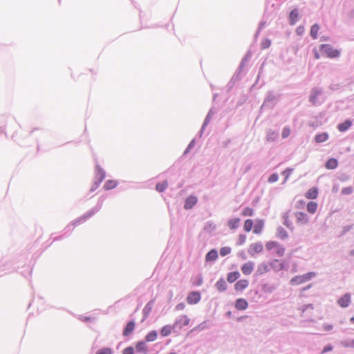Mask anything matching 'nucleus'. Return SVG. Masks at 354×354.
<instances>
[{"instance_id":"obj_1","label":"nucleus","mask_w":354,"mask_h":354,"mask_svg":"<svg viewBox=\"0 0 354 354\" xmlns=\"http://www.w3.org/2000/svg\"><path fill=\"white\" fill-rule=\"evenodd\" d=\"M315 275V272H310L303 275L296 276L290 280V283L292 286H298L310 281Z\"/></svg>"},{"instance_id":"obj_2","label":"nucleus","mask_w":354,"mask_h":354,"mask_svg":"<svg viewBox=\"0 0 354 354\" xmlns=\"http://www.w3.org/2000/svg\"><path fill=\"white\" fill-rule=\"evenodd\" d=\"M296 224L299 226H304L309 223V216L303 212H296L293 214Z\"/></svg>"},{"instance_id":"obj_3","label":"nucleus","mask_w":354,"mask_h":354,"mask_svg":"<svg viewBox=\"0 0 354 354\" xmlns=\"http://www.w3.org/2000/svg\"><path fill=\"white\" fill-rule=\"evenodd\" d=\"M320 49L322 50L329 58H335L340 55V52L338 50L333 48L329 44H322Z\"/></svg>"},{"instance_id":"obj_4","label":"nucleus","mask_w":354,"mask_h":354,"mask_svg":"<svg viewBox=\"0 0 354 354\" xmlns=\"http://www.w3.org/2000/svg\"><path fill=\"white\" fill-rule=\"evenodd\" d=\"M201 294L198 291L190 292L187 297V302L190 304H196L201 300Z\"/></svg>"},{"instance_id":"obj_5","label":"nucleus","mask_w":354,"mask_h":354,"mask_svg":"<svg viewBox=\"0 0 354 354\" xmlns=\"http://www.w3.org/2000/svg\"><path fill=\"white\" fill-rule=\"evenodd\" d=\"M351 295L349 293H346L337 300V304L342 308H346L351 304Z\"/></svg>"},{"instance_id":"obj_6","label":"nucleus","mask_w":354,"mask_h":354,"mask_svg":"<svg viewBox=\"0 0 354 354\" xmlns=\"http://www.w3.org/2000/svg\"><path fill=\"white\" fill-rule=\"evenodd\" d=\"M249 286L248 280L245 279H240L234 284V290L236 292H243Z\"/></svg>"},{"instance_id":"obj_7","label":"nucleus","mask_w":354,"mask_h":354,"mask_svg":"<svg viewBox=\"0 0 354 354\" xmlns=\"http://www.w3.org/2000/svg\"><path fill=\"white\" fill-rule=\"evenodd\" d=\"M254 263L252 261H248L242 265L241 270L243 274L250 275L254 270Z\"/></svg>"},{"instance_id":"obj_8","label":"nucleus","mask_w":354,"mask_h":354,"mask_svg":"<svg viewBox=\"0 0 354 354\" xmlns=\"http://www.w3.org/2000/svg\"><path fill=\"white\" fill-rule=\"evenodd\" d=\"M248 306V304L245 299L239 298L235 302V308L238 310H245Z\"/></svg>"},{"instance_id":"obj_9","label":"nucleus","mask_w":354,"mask_h":354,"mask_svg":"<svg viewBox=\"0 0 354 354\" xmlns=\"http://www.w3.org/2000/svg\"><path fill=\"white\" fill-rule=\"evenodd\" d=\"M269 265L275 271H280L284 267L283 263L277 259L272 260Z\"/></svg>"},{"instance_id":"obj_10","label":"nucleus","mask_w":354,"mask_h":354,"mask_svg":"<svg viewBox=\"0 0 354 354\" xmlns=\"http://www.w3.org/2000/svg\"><path fill=\"white\" fill-rule=\"evenodd\" d=\"M318 196V189L316 187L309 189L305 194L308 199H315Z\"/></svg>"},{"instance_id":"obj_11","label":"nucleus","mask_w":354,"mask_h":354,"mask_svg":"<svg viewBox=\"0 0 354 354\" xmlns=\"http://www.w3.org/2000/svg\"><path fill=\"white\" fill-rule=\"evenodd\" d=\"M263 250V245L260 243H255L250 245V253L253 254V253H260Z\"/></svg>"},{"instance_id":"obj_12","label":"nucleus","mask_w":354,"mask_h":354,"mask_svg":"<svg viewBox=\"0 0 354 354\" xmlns=\"http://www.w3.org/2000/svg\"><path fill=\"white\" fill-rule=\"evenodd\" d=\"M196 203L197 198L195 196H189L185 201V208L187 209H191L196 205Z\"/></svg>"},{"instance_id":"obj_13","label":"nucleus","mask_w":354,"mask_h":354,"mask_svg":"<svg viewBox=\"0 0 354 354\" xmlns=\"http://www.w3.org/2000/svg\"><path fill=\"white\" fill-rule=\"evenodd\" d=\"M135 328V323L133 321L129 322L123 330L124 336H129Z\"/></svg>"},{"instance_id":"obj_14","label":"nucleus","mask_w":354,"mask_h":354,"mask_svg":"<svg viewBox=\"0 0 354 354\" xmlns=\"http://www.w3.org/2000/svg\"><path fill=\"white\" fill-rule=\"evenodd\" d=\"M299 19V11L297 9H294L291 11L289 16V21L290 25H295Z\"/></svg>"},{"instance_id":"obj_15","label":"nucleus","mask_w":354,"mask_h":354,"mask_svg":"<svg viewBox=\"0 0 354 354\" xmlns=\"http://www.w3.org/2000/svg\"><path fill=\"white\" fill-rule=\"evenodd\" d=\"M269 266L270 265L267 264L266 263H260L257 267V273L259 275H261L268 272L270 270Z\"/></svg>"},{"instance_id":"obj_16","label":"nucleus","mask_w":354,"mask_h":354,"mask_svg":"<svg viewBox=\"0 0 354 354\" xmlns=\"http://www.w3.org/2000/svg\"><path fill=\"white\" fill-rule=\"evenodd\" d=\"M240 277V273L238 271L231 272L227 274V280L232 283Z\"/></svg>"},{"instance_id":"obj_17","label":"nucleus","mask_w":354,"mask_h":354,"mask_svg":"<svg viewBox=\"0 0 354 354\" xmlns=\"http://www.w3.org/2000/svg\"><path fill=\"white\" fill-rule=\"evenodd\" d=\"M289 212H286L283 216V225L285 226H286L288 228H289L290 230H294V225H293V223L292 222L290 221V218H289Z\"/></svg>"},{"instance_id":"obj_18","label":"nucleus","mask_w":354,"mask_h":354,"mask_svg":"<svg viewBox=\"0 0 354 354\" xmlns=\"http://www.w3.org/2000/svg\"><path fill=\"white\" fill-rule=\"evenodd\" d=\"M218 258L217 251L214 249L211 250L205 256L206 261H215Z\"/></svg>"},{"instance_id":"obj_19","label":"nucleus","mask_w":354,"mask_h":354,"mask_svg":"<svg viewBox=\"0 0 354 354\" xmlns=\"http://www.w3.org/2000/svg\"><path fill=\"white\" fill-rule=\"evenodd\" d=\"M317 207L316 202L310 201L307 204L306 209L308 213L313 214L317 212Z\"/></svg>"},{"instance_id":"obj_20","label":"nucleus","mask_w":354,"mask_h":354,"mask_svg":"<svg viewBox=\"0 0 354 354\" xmlns=\"http://www.w3.org/2000/svg\"><path fill=\"white\" fill-rule=\"evenodd\" d=\"M240 223V218H231L227 222V226L230 230H235L236 227H238Z\"/></svg>"},{"instance_id":"obj_21","label":"nucleus","mask_w":354,"mask_h":354,"mask_svg":"<svg viewBox=\"0 0 354 354\" xmlns=\"http://www.w3.org/2000/svg\"><path fill=\"white\" fill-rule=\"evenodd\" d=\"M276 236L280 239L283 240L288 237V234L285 229L280 227L277 230Z\"/></svg>"},{"instance_id":"obj_22","label":"nucleus","mask_w":354,"mask_h":354,"mask_svg":"<svg viewBox=\"0 0 354 354\" xmlns=\"http://www.w3.org/2000/svg\"><path fill=\"white\" fill-rule=\"evenodd\" d=\"M136 349L137 351L146 354L147 353V347L144 342H139L136 345Z\"/></svg>"},{"instance_id":"obj_23","label":"nucleus","mask_w":354,"mask_h":354,"mask_svg":"<svg viewBox=\"0 0 354 354\" xmlns=\"http://www.w3.org/2000/svg\"><path fill=\"white\" fill-rule=\"evenodd\" d=\"M338 162L335 158H330L326 162V167L328 169H334L337 167Z\"/></svg>"},{"instance_id":"obj_24","label":"nucleus","mask_w":354,"mask_h":354,"mask_svg":"<svg viewBox=\"0 0 354 354\" xmlns=\"http://www.w3.org/2000/svg\"><path fill=\"white\" fill-rule=\"evenodd\" d=\"M351 124H352L350 120H347L345 122H344L343 123L338 124L337 129L339 131L344 132L350 128V127L351 126Z\"/></svg>"},{"instance_id":"obj_25","label":"nucleus","mask_w":354,"mask_h":354,"mask_svg":"<svg viewBox=\"0 0 354 354\" xmlns=\"http://www.w3.org/2000/svg\"><path fill=\"white\" fill-rule=\"evenodd\" d=\"M216 287L219 292L225 291L227 288V285L225 280L221 278L216 283Z\"/></svg>"},{"instance_id":"obj_26","label":"nucleus","mask_w":354,"mask_h":354,"mask_svg":"<svg viewBox=\"0 0 354 354\" xmlns=\"http://www.w3.org/2000/svg\"><path fill=\"white\" fill-rule=\"evenodd\" d=\"M328 135L327 133H322L317 134L315 136V140L316 142L320 143V142L326 141L328 140Z\"/></svg>"},{"instance_id":"obj_27","label":"nucleus","mask_w":354,"mask_h":354,"mask_svg":"<svg viewBox=\"0 0 354 354\" xmlns=\"http://www.w3.org/2000/svg\"><path fill=\"white\" fill-rule=\"evenodd\" d=\"M118 185V183L116 180H108L104 185V188L106 190H109L115 188Z\"/></svg>"},{"instance_id":"obj_28","label":"nucleus","mask_w":354,"mask_h":354,"mask_svg":"<svg viewBox=\"0 0 354 354\" xmlns=\"http://www.w3.org/2000/svg\"><path fill=\"white\" fill-rule=\"evenodd\" d=\"M319 30V26L318 24H314L310 28V36L313 39H315L317 38L318 32Z\"/></svg>"},{"instance_id":"obj_29","label":"nucleus","mask_w":354,"mask_h":354,"mask_svg":"<svg viewBox=\"0 0 354 354\" xmlns=\"http://www.w3.org/2000/svg\"><path fill=\"white\" fill-rule=\"evenodd\" d=\"M171 330H172V327L169 325H166L162 328V329L160 330V333L163 337H166L171 334Z\"/></svg>"},{"instance_id":"obj_30","label":"nucleus","mask_w":354,"mask_h":354,"mask_svg":"<svg viewBox=\"0 0 354 354\" xmlns=\"http://www.w3.org/2000/svg\"><path fill=\"white\" fill-rule=\"evenodd\" d=\"M158 334L157 332L155 330L151 331L149 333L146 337L145 339L147 342H153L157 339Z\"/></svg>"},{"instance_id":"obj_31","label":"nucleus","mask_w":354,"mask_h":354,"mask_svg":"<svg viewBox=\"0 0 354 354\" xmlns=\"http://www.w3.org/2000/svg\"><path fill=\"white\" fill-rule=\"evenodd\" d=\"M189 319L187 315H183L180 319L176 322L180 324V326H188L189 324Z\"/></svg>"},{"instance_id":"obj_32","label":"nucleus","mask_w":354,"mask_h":354,"mask_svg":"<svg viewBox=\"0 0 354 354\" xmlns=\"http://www.w3.org/2000/svg\"><path fill=\"white\" fill-rule=\"evenodd\" d=\"M275 254H277L278 257H282L283 256L285 253V248L279 243L277 245V246L274 250Z\"/></svg>"},{"instance_id":"obj_33","label":"nucleus","mask_w":354,"mask_h":354,"mask_svg":"<svg viewBox=\"0 0 354 354\" xmlns=\"http://www.w3.org/2000/svg\"><path fill=\"white\" fill-rule=\"evenodd\" d=\"M253 227V221L251 219H247L244 222L243 229L245 232H250Z\"/></svg>"},{"instance_id":"obj_34","label":"nucleus","mask_w":354,"mask_h":354,"mask_svg":"<svg viewBox=\"0 0 354 354\" xmlns=\"http://www.w3.org/2000/svg\"><path fill=\"white\" fill-rule=\"evenodd\" d=\"M263 227V222L261 220L258 221V223L254 227L253 232L260 234Z\"/></svg>"},{"instance_id":"obj_35","label":"nucleus","mask_w":354,"mask_h":354,"mask_svg":"<svg viewBox=\"0 0 354 354\" xmlns=\"http://www.w3.org/2000/svg\"><path fill=\"white\" fill-rule=\"evenodd\" d=\"M168 183L167 181L159 183L156 185V190L159 192H163L167 187Z\"/></svg>"},{"instance_id":"obj_36","label":"nucleus","mask_w":354,"mask_h":354,"mask_svg":"<svg viewBox=\"0 0 354 354\" xmlns=\"http://www.w3.org/2000/svg\"><path fill=\"white\" fill-rule=\"evenodd\" d=\"M254 214V209L250 207H245L241 212V215L244 216H252Z\"/></svg>"},{"instance_id":"obj_37","label":"nucleus","mask_w":354,"mask_h":354,"mask_svg":"<svg viewBox=\"0 0 354 354\" xmlns=\"http://www.w3.org/2000/svg\"><path fill=\"white\" fill-rule=\"evenodd\" d=\"M231 252V248L230 247L225 246L223 247L220 249V254L222 257H225L229 254Z\"/></svg>"},{"instance_id":"obj_38","label":"nucleus","mask_w":354,"mask_h":354,"mask_svg":"<svg viewBox=\"0 0 354 354\" xmlns=\"http://www.w3.org/2000/svg\"><path fill=\"white\" fill-rule=\"evenodd\" d=\"M96 354H113V351L111 348H102L99 349Z\"/></svg>"},{"instance_id":"obj_39","label":"nucleus","mask_w":354,"mask_h":354,"mask_svg":"<svg viewBox=\"0 0 354 354\" xmlns=\"http://www.w3.org/2000/svg\"><path fill=\"white\" fill-rule=\"evenodd\" d=\"M278 244H279V243H277L276 241H270L266 243V247L267 250H274Z\"/></svg>"},{"instance_id":"obj_40","label":"nucleus","mask_w":354,"mask_h":354,"mask_svg":"<svg viewBox=\"0 0 354 354\" xmlns=\"http://www.w3.org/2000/svg\"><path fill=\"white\" fill-rule=\"evenodd\" d=\"M271 44V41L268 39H265L261 43V46L262 49H266L270 47Z\"/></svg>"},{"instance_id":"obj_41","label":"nucleus","mask_w":354,"mask_h":354,"mask_svg":"<svg viewBox=\"0 0 354 354\" xmlns=\"http://www.w3.org/2000/svg\"><path fill=\"white\" fill-rule=\"evenodd\" d=\"M353 191L352 187H344L342 189V194L344 195H349L353 193Z\"/></svg>"},{"instance_id":"obj_42","label":"nucleus","mask_w":354,"mask_h":354,"mask_svg":"<svg viewBox=\"0 0 354 354\" xmlns=\"http://www.w3.org/2000/svg\"><path fill=\"white\" fill-rule=\"evenodd\" d=\"M290 133H291L290 129L289 127H285V128H283V129L282 131V133H281L282 137L283 138H286L290 135Z\"/></svg>"},{"instance_id":"obj_43","label":"nucleus","mask_w":354,"mask_h":354,"mask_svg":"<svg viewBox=\"0 0 354 354\" xmlns=\"http://www.w3.org/2000/svg\"><path fill=\"white\" fill-rule=\"evenodd\" d=\"M122 354H134L133 348L131 346L125 348L122 351Z\"/></svg>"},{"instance_id":"obj_44","label":"nucleus","mask_w":354,"mask_h":354,"mask_svg":"<svg viewBox=\"0 0 354 354\" xmlns=\"http://www.w3.org/2000/svg\"><path fill=\"white\" fill-rule=\"evenodd\" d=\"M98 174L100 176L99 183H101L105 178V172L102 169H99Z\"/></svg>"},{"instance_id":"obj_45","label":"nucleus","mask_w":354,"mask_h":354,"mask_svg":"<svg viewBox=\"0 0 354 354\" xmlns=\"http://www.w3.org/2000/svg\"><path fill=\"white\" fill-rule=\"evenodd\" d=\"M277 180H278V175L277 174H272L268 178V181L270 183H274V182L277 181Z\"/></svg>"},{"instance_id":"obj_46","label":"nucleus","mask_w":354,"mask_h":354,"mask_svg":"<svg viewBox=\"0 0 354 354\" xmlns=\"http://www.w3.org/2000/svg\"><path fill=\"white\" fill-rule=\"evenodd\" d=\"M304 31H305V28H304V26H299L296 30V32L299 35H301L304 32Z\"/></svg>"},{"instance_id":"obj_47","label":"nucleus","mask_w":354,"mask_h":354,"mask_svg":"<svg viewBox=\"0 0 354 354\" xmlns=\"http://www.w3.org/2000/svg\"><path fill=\"white\" fill-rule=\"evenodd\" d=\"M245 239H246V237H245V235H243V234H240V235L239 236V243L240 245H241V244L244 243H245Z\"/></svg>"},{"instance_id":"obj_48","label":"nucleus","mask_w":354,"mask_h":354,"mask_svg":"<svg viewBox=\"0 0 354 354\" xmlns=\"http://www.w3.org/2000/svg\"><path fill=\"white\" fill-rule=\"evenodd\" d=\"M324 328L326 331H330L333 328V326L331 324H325Z\"/></svg>"},{"instance_id":"obj_49","label":"nucleus","mask_w":354,"mask_h":354,"mask_svg":"<svg viewBox=\"0 0 354 354\" xmlns=\"http://www.w3.org/2000/svg\"><path fill=\"white\" fill-rule=\"evenodd\" d=\"M332 349H333V347L330 345H328L324 348L322 353H324L330 351H332Z\"/></svg>"},{"instance_id":"obj_50","label":"nucleus","mask_w":354,"mask_h":354,"mask_svg":"<svg viewBox=\"0 0 354 354\" xmlns=\"http://www.w3.org/2000/svg\"><path fill=\"white\" fill-rule=\"evenodd\" d=\"M176 310H180L185 308V304L183 303H180L176 306Z\"/></svg>"},{"instance_id":"obj_51","label":"nucleus","mask_w":354,"mask_h":354,"mask_svg":"<svg viewBox=\"0 0 354 354\" xmlns=\"http://www.w3.org/2000/svg\"><path fill=\"white\" fill-rule=\"evenodd\" d=\"M292 171V169H287L286 170H285L283 172V174H286V178H287L289 176V175L291 174Z\"/></svg>"},{"instance_id":"obj_52","label":"nucleus","mask_w":354,"mask_h":354,"mask_svg":"<svg viewBox=\"0 0 354 354\" xmlns=\"http://www.w3.org/2000/svg\"><path fill=\"white\" fill-rule=\"evenodd\" d=\"M314 53H315V58L316 59H319L320 58V55L318 53V52L316 50H314Z\"/></svg>"},{"instance_id":"obj_53","label":"nucleus","mask_w":354,"mask_h":354,"mask_svg":"<svg viewBox=\"0 0 354 354\" xmlns=\"http://www.w3.org/2000/svg\"><path fill=\"white\" fill-rule=\"evenodd\" d=\"M202 283V279H200L198 283H196V286H200Z\"/></svg>"},{"instance_id":"obj_54","label":"nucleus","mask_w":354,"mask_h":354,"mask_svg":"<svg viewBox=\"0 0 354 354\" xmlns=\"http://www.w3.org/2000/svg\"><path fill=\"white\" fill-rule=\"evenodd\" d=\"M350 254L353 257H354V250H352L351 252H350Z\"/></svg>"},{"instance_id":"obj_55","label":"nucleus","mask_w":354,"mask_h":354,"mask_svg":"<svg viewBox=\"0 0 354 354\" xmlns=\"http://www.w3.org/2000/svg\"><path fill=\"white\" fill-rule=\"evenodd\" d=\"M350 321L354 324V317H352L351 319H350Z\"/></svg>"},{"instance_id":"obj_56","label":"nucleus","mask_w":354,"mask_h":354,"mask_svg":"<svg viewBox=\"0 0 354 354\" xmlns=\"http://www.w3.org/2000/svg\"><path fill=\"white\" fill-rule=\"evenodd\" d=\"M307 308H310V309H313V307L311 305L308 306Z\"/></svg>"},{"instance_id":"obj_57","label":"nucleus","mask_w":354,"mask_h":354,"mask_svg":"<svg viewBox=\"0 0 354 354\" xmlns=\"http://www.w3.org/2000/svg\"><path fill=\"white\" fill-rule=\"evenodd\" d=\"M268 140H271V139L269 136L268 137Z\"/></svg>"},{"instance_id":"obj_58","label":"nucleus","mask_w":354,"mask_h":354,"mask_svg":"<svg viewBox=\"0 0 354 354\" xmlns=\"http://www.w3.org/2000/svg\"><path fill=\"white\" fill-rule=\"evenodd\" d=\"M271 140H274V138H272V136L270 137Z\"/></svg>"},{"instance_id":"obj_59","label":"nucleus","mask_w":354,"mask_h":354,"mask_svg":"<svg viewBox=\"0 0 354 354\" xmlns=\"http://www.w3.org/2000/svg\"><path fill=\"white\" fill-rule=\"evenodd\" d=\"M272 135L274 136V137H275V136H276L274 132L272 133Z\"/></svg>"}]
</instances>
